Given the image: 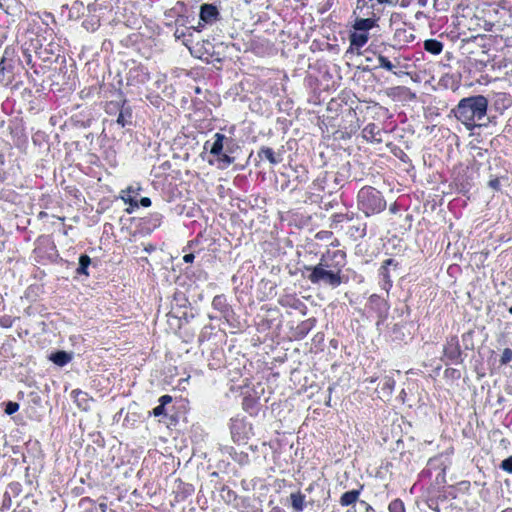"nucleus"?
Here are the masks:
<instances>
[{"mask_svg": "<svg viewBox=\"0 0 512 512\" xmlns=\"http://www.w3.org/2000/svg\"><path fill=\"white\" fill-rule=\"evenodd\" d=\"M487 109L488 99L483 95H476L461 99L453 113L457 120L471 130L480 125L479 122L486 116Z\"/></svg>", "mask_w": 512, "mask_h": 512, "instance_id": "f257e3e1", "label": "nucleus"}, {"mask_svg": "<svg viewBox=\"0 0 512 512\" xmlns=\"http://www.w3.org/2000/svg\"><path fill=\"white\" fill-rule=\"evenodd\" d=\"M358 198L367 215L370 213H377L385 209L386 203L382 199L380 192L371 187L361 189L358 194Z\"/></svg>", "mask_w": 512, "mask_h": 512, "instance_id": "f03ea898", "label": "nucleus"}, {"mask_svg": "<svg viewBox=\"0 0 512 512\" xmlns=\"http://www.w3.org/2000/svg\"><path fill=\"white\" fill-rule=\"evenodd\" d=\"M309 279L313 283L323 281L331 286H338L341 283L340 276L337 273L324 269L321 264L313 268Z\"/></svg>", "mask_w": 512, "mask_h": 512, "instance_id": "7ed1b4c3", "label": "nucleus"}, {"mask_svg": "<svg viewBox=\"0 0 512 512\" xmlns=\"http://www.w3.org/2000/svg\"><path fill=\"white\" fill-rule=\"evenodd\" d=\"M141 187L137 186H129L127 189L121 191V199L128 203L132 208L138 207V202L134 199V197L139 193Z\"/></svg>", "mask_w": 512, "mask_h": 512, "instance_id": "20e7f679", "label": "nucleus"}, {"mask_svg": "<svg viewBox=\"0 0 512 512\" xmlns=\"http://www.w3.org/2000/svg\"><path fill=\"white\" fill-rule=\"evenodd\" d=\"M375 25V20L371 18H356L354 22V29L367 33Z\"/></svg>", "mask_w": 512, "mask_h": 512, "instance_id": "39448f33", "label": "nucleus"}, {"mask_svg": "<svg viewBox=\"0 0 512 512\" xmlns=\"http://www.w3.org/2000/svg\"><path fill=\"white\" fill-rule=\"evenodd\" d=\"M359 494H360L359 490H351V491L345 492L340 498L341 505L349 506V505L355 503L359 497Z\"/></svg>", "mask_w": 512, "mask_h": 512, "instance_id": "423d86ee", "label": "nucleus"}, {"mask_svg": "<svg viewBox=\"0 0 512 512\" xmlns=\"http://www.w3.org/2000/svg\"><path fill=\"white\" fill-rule=\"evenodd\" d=\"M424 48L426 51L437 55L442 52L443 45L441 42L435 40V39H429L424 42Z\"/></svg>", "mask_w": 512, "mask_h": 512, "instance_id": "0eeeda50", "label": "nucleus"}, {"mask_svg": "<svg viewBox=\"0 0 512 512\" xmlns=\"http://www.w3.org/2000/svg\"><path fill=\"white\" fill-rule=\"evenodd\" d=\"M368 41V34L367 33H353L350 36V42L351 45L355 47H362L364 46Z\"/></svg>", "mask_w": 512, "mask_h": 512, "instance_id": "6e6552de", "label": "nucleus"}, {"mask_svg": "<svg viewBox=\"0 0 512 512\" xmlns=\"http://www.w3.org/2000/svg\"><path fill=\"white\" fill-rule=\"evenodd\" d=\"M291 505L295 511H302L304 508L305 496L301 493H292L290 495Z\"/></svg>", "mask_w": 512, "mask_h": 512, "instance_id": "1a4fd4ad", "label": "nucleus"}, {"mask_svg": "<svg viewBox=\"0 0 512 512\" xmlns=\"http://www.w3.org/2000/svg\"><path fill=\"white\" fill-rule=\"evenodd\" d=\"M216 14H217V10L212 5L205 4L201 7L200 16H201V19L204 21H208L212 17L216 16Z\"/></svg>", "mask_w": 512, "mask_h": 512, "instance_id": "9d476101", "label": "nucleus"}, {"mask_svg": "<svg viewBox=\"0 0 512 512\" xmlns=\"http://www.w3.org/2000/svg\"><path fill=\"white\" fill-rule=\"evenodd\" d=\"M50 359L57 365L59 366H63L65 364H67L69 361H70V356L64 352V351H59V352H56L55 354H52Z\"/></svg>", "mask_w": 512, "mask_h": 512, "instance_id": "9b49d317", "label": "nucleus"}, {"mask_svg": "<svg viewBox=\"0 0 512 512\" xmlns=\"http://www.w3.org/2000/svg\"><path fill=\"white\" fill-rule=\"evenodd\" d=\"M214 137H215V141L212 144L210 152L214 155H219L223 149V140H224L225 136L223 134L216 133Z\"/></svg>", "mask_w": 512, "mask_h": 512, "instance_id": "f8f14e48", "label": "nucleus"}, {"mask_svg": "<svg viewBox=\"0 0 512 512\" xmlns=\"http://www.w3.org/2000/svg\"><path fill=\"white\" fill-rule=\"evenodd\" d=\"M394 385H395L394 380L390 377H386L384 379L383 387L381 389L383 396L389 397L393 392Z\"/></svg>", "mask_w": 512, "mask_h": 512, "instance_id": "ddd939ff", "label": "nucleus"}, {"mask_svg": "<svg viewBox=\"0 0 512 512\" xmlns=\"http://www.w3.org/2000/svg\"><path fill=\"white\" fill-rule=\"evenodd\" d=\"M389 512H405L404 503L400 499H395L388 506Z\"/></svg>", "mask_w": 512, "mask_h": 512, "instance_id": "4468645a", "label": "nucleus"}, {"mask_svg": "<svg viewBox=\"0 0 512 512\" xmlns=\"http://www.w3.org/2000/svg\"><path fill=\"white\" fill-rule=\"evenodd\" d=\"M90 264V258L87 255H82L79 259L78 273L87 274L86 269Z\"/></svg>", "mask_w": 512, "mask_h": 512, "instance_id": "2eb2a0df", "label": "nucleus"}, {"mask_svg": "<svg viewBox=\"0 0 512 512\" xmlns=\"http://www.w3.org/2000/svg\"><path fill=\"white\" fill-rule=\"evenodd\" d=\"M261 154L271 163L276 164L278 162L274 151L271 148H263Z\"/></svg>", "mask_w": 512, "mask_h": 512, "instance_id": "dca6fc26", "label": "nucleus"}, {"mask_svg": "<svg viewBox=\"0 0 512 512\" xmlns=\"http://www.w3.org/2000/svg\"><path fill=\"white\" fill-rule=\"evenodd\" d=\"M378 62L379 65L386 70L391 71L394 68V65L386 57L382 55L378 56Z\"/></svg>", "mask_w": 512, "mask_h": 512, "instance_id": "f3484780", "label": "nucleus"}, {"mask_svg": "<svg viewBox=\"0 0 512 512\" xmlns=\"http://www.w3.org/2000/svg\"><path fill=\"white\" fill-rule=\"evenodd\" d=\"M501 468L509 473H512V456L502 461Z\"/></svg>", "mask_w": 512, "mask_h": 512, "instance_id": "a211bd4d", "label": "nucleus"}, {"mask_svg": "<svg viewBox=\"0 0 512 512\" xmlns=\"http://www.w3.org/2000/svg\"><path fill=\"white\" fill-rule=\"evenodd\" d=\"M18 409H19V404L18 403H16V402H9L6 405L5 412L8 415H11V414L15 413L16 411H18Z\"/></svg>", "mask_w": 512, "mask_h": 512, "instance_id": "6ab92c4d", "label": "nucleus"}, {"mask_svg": "<svg viewBox=\"0 0 512 512\" xmlns=\"http://www.w3.org/2000/svg\"><path fill=\"white\" fill-rule=\"evenodd\" d=\"M512 360V351L510 349H505L502 355V363H507Z\"/></svg>", "mask_w": 512, "mask_h": 512, "instance_id": "aec40b11", "label": "nucleus"}, {"mask_svg": "<svg viewBox=\"0 0 512 512\" xmlns=\"http://www.w3.org/2000/svg\"><path fill=\"white\" fill-rule=\"evenodd\" d=\"M165 406L159 404L158 406H156L154 409H153V415L154 416H160V415H163L164 412H165V409H164Z\"/></svg>", "mask_w": 512, "mask_h": 512, "instance_id": "412c9836", "label": "nucleus"}, {"mask_svg": "<svg viewBox=\"0 0 512 512\" xmlns=\"http://www.w3.org/2000/svg\"><path fill=\"white\" fill-rule=\"evenodd\" d=\"M172 401V397L169 395H163L160 397L159 402L161 405L165 406L166 404Z\"/></svg>", "mask_w": 512, "mask_h": 512, "instance_id": "4be33fe9", "label": "nucleus"}, {"mask_svg": "<svg viewBox=\"0 0 512 512\" xmlns=\"http://www.w3.org/2000/svg\"><path fill=\"white\" fill-rule=\"evenodd\" d=\"M140 204L143 206V207H149L151 205V200L150 198L148 197H143L141 200H140Z\"/></svg>", "mask_w": 512, "mask_h": 512, "instance_id": "5701e85b", "label": "nucleus"}, {"mask_svg": "<svg viewBox=\"0 0 512 512\" xmlns=\"http://www.w3.org/2000/svg\"><path fill=\"white\" fill-rule=\"evenodd\" d=\"M183 260L186 262V263H191L193 262L194 260V255L193 254H186L184 257H183Z\"/></svg>", "mask_w": 512, "mask_h": 512, "instance_id": "b1692460", "label": "nucleus"}, {"mask_svg": "<svg viewBox=\"0 0 512 512\" xmlns=\"http://www.w3.org/2000/svg\"><path fill=\"white\" fill-rule=\"evenodd\" d=\"M365 506V512H375L374 508L366 502H361Z\"/></svg>", "mask_w": 512, "mask_h": 512, "instance_id": "393cba45", "label": "nucleus"}, {"mask_svg": "<svg viewBox=\"0 0 512 512\" xmlns=\"http://www.w3.org/2000/svg\"><path fill=\"white\" fill-rule=\"evenodd\" d=\"M117 123L124 126L125 125V120H124V116L122 113L119 114L118 118H117Z\"/></svg>", "mask_w": 512, "mask_h": 512, "instance_id": "a878e982", "label": "nucleus"}, {"mask_svg": "<svg viewBox=\"0 0 512 512\" xmlns=\"http://www.w3.org/2000/svg\"><path fill=\"white\" fill-rule=\"evenodd\" d=\"M490 185L492 187H496L498 185V180H493V181H490Z\"/></svg>", "mask_w": 512, "mask_h": 512, "instance_id": "bb28decb", "label": "nucleus"}, {"mask_svg": "<svg viewBox=\"0 0 512 512\" xmlns=\"http://www.w3.org/2000/svg\"><path fill=\"white\" fill-rule=\"evenodd\" d=\"M100 508L103 512L106 510V504H100Z\"/></svg>", "mask_w": 512, "mask_h": 512, "instance_id": "cd10ccee", "label": "nucleus"}, {"mask_svg": "<svg viewBox=\"0 0 512 512\" xmlns=\"http://www.w3.org/2000/svg\"><path fill=\"white\" fill-rule=\"evenodd\" d=\"M223 160L227 161V162H230V158L227 155H223Z\"/></svg>", "mask_w": 512, "mask_h": 512, "instance_id": "c85d7f7f", "label": "nucleus"}]
</instances>
